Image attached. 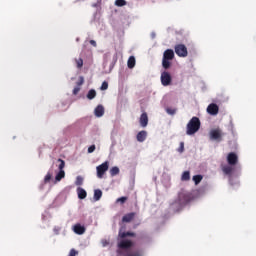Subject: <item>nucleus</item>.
Here are the masks:
<instances>
[{"instance_id":"nucleus-1","label":"nucleus","mask_w":256,"mask_h":256,"mask_svg":"<svg viewBox=\"0 0 256 256\" xmlns=\"http://www.w3.org/2000/svg\"><path fill=\"white\" fill-rule=\"evenodd\" d=\"M201 129V120L197 117H192L191 120L187 124V135H195L197 131Z\"/></svg>"},{"instance_id":"nucleus-2","label":"nucleus","mask_w":256,"mask_h":256,"mask_svg":"<svg viewBox=\"0 0 256 256\" xmlns=\"http://www.w3.org/2000/svg\"><path fill=\"white\" fill-rule=\"evenodd\" d=\"M175 59V52L172 49H167L163 53L162 67L163 69H169L171 67V61Z\"/></svg>"},{"instance_id":"nucleus-3","label":"nucleus","mask_w":256,"mask_h":256,"mask_svg":"<svg viewBox=\"0 0 256 256\" xmlns=\"http://www.w3.org/2000/svg\"><path fill=\"white\" fill-rule=\"evenodd\" d=\"M58 163H60L58 165V168H59V173L56 174V177H55V181L56 182H59L61 181V179H64L65 178V161L61 158L58 159Z\"/></svg>"},{"instance_id":"nucleus-4","label":"nucleus","mask_w":256,"mask_h":256,"mask_svg":"<svg viewBox=\"0 0 256 256\" xmlns=\"http://www.w3.org/2000/svg\"><path fill=\"white\" fill-rule=\"evenodd\" d=\"M117 246H118L117 254L123 255V251L121 249H131V247H133V241L121 240L120 242H118Z\"/></svg>"},{"instance_id":"nucleus-5","label":"nucleus","mask_w":256,"mask_h":256,"mask_svg":"<svg viewBox=\"0 0 256 256\" xmlns=\"http://www.w3.org/2000/svg\"><path fill=\"white\" fill-rule=\"evenodd\" d=\"M98 179H103V175L109 171V162H104L96 167Z\"/></svg>"},{"instance_id":"nucleus-6","label":"nucleus","mask_w":256,"mask_h":256,"mask_svg":"<svg viewBox=\"0 0 256 256\" xmlns=\"http://www.w3.org/2000/svg\"><path fill=\"white\" fill-rule=\"evenodd\" d=\"M174 51L178 57H187L189 55V52L187 51V46L185 44H177L174 47Z\"/></svg>"},{"instance_id":"nucleus-7","label":"nucleus","mask_w":256,"mask_h":256,"mask_svg":"<svg viewBox=\"0 0 256 256\" xmlns=\"http://www.w3.org/2000/svg\"><path fill=\"white\" fill-rule=\"evenodd\" d=\"M161 84L163 87H168V85H171V81H173V78L171 77V74L167 71H164L161 73Z\"/></svg>"},{"instance_id":"nucleus-8","label":"nucleus","mask_w":256,"mask_h":256,"mask_svg":"<svg viewBox=\"0 0 256 256\" xmlns=\"http://www.w3.org/2000/svg\"><path fill=\"white\" fill-rule=\"evenodd\" d=\"M223 137V132L221 129H213L210 131V139L212 141H221Z\"/></svg>"},{"instance_id":"nucleus-9","label":"nucleus","mask_w":256,"mask_h":256,"mask_svg":"<svg viewBox=\"0 0 256 256\" xmlns=\"http://www.w3.org/2000/svg\"><path fill=\"white\" fill-rule=\"evenodd\" d=\"M239 161V157L237 156V154H235V152H230L227 156V162L228 165H235L236 163H238Z\"/></svg>"},{"instance_id":"nucleus-10","label":"nucleus","mask_w":256,"mask_h":256,"mask_svg":"<svg viewBox=\"0 0 256 256\" xmlns=\"http://www.w3.org/2000/svg\"><path fill=\"white\" fill-rule=\"evenodd\" d=\"M207 113H209V115H217L219 113V106L215 103L209 104L207 107Z\"/></svg>"},{"instance_id":"nucleus-11","label":"nucleus","mask_w":256,"mask_h":256,"mask_svg":"<svg viewBox=\"0 0 256 256\" xmlns=\"http://www.w3.org/2000/svg\"><path fill=\"white\" fill-rule=\"evenodd\" d=\"M139 123L142 127H147V125H149V116L147 115V112L141 114Z\"/></svg>"},{"instance_id":"nucleus-12","label":"nucleus","mask_w":256,"mask_h":256,"mask_svg":"<svg viewBox=\"0 0 256 256\" xmlns=\"http://www.w3.org/2000/svg\"><path fill=\"white\" fill-rule=\"evenodd\" d=\"M94 113L96 117H103V115H105V108L103 107V105H98L95 108Z\"/></svg>"},{"instance_id":"nucleus-13","label":"nucleus","mask_w":256,"mask_h":256,"mask_svg":"<svg viewBox=\"0 0 256 256\" xmlns=\"http://www.w3.org/2000/svg\"><path fill=\"white\" fill-rule=\"evenodd\" d=\"M136 139L139 143H143V141H145V139H147V131L142 130V131L138 132Z\"/></svg>"},{"instance_id":"nucleus-14","label":"nucleus","mask_w":256,"mask_h":256,"mask_svg":"<svg viewBox=\"0 0 256 256\" xmlns=\"http://www.w3.org/2000/svg\"><path fill=\"white\" fill-rule=\"evenodd\" d=\"M132 219H135V212L128 213L122 217L123 223H131Z\"/></svg>"},{"instance_id":"nucleus-15","label":"nucleus","mask_w":256,"mask_h":256,"mask_svg":"<svg viewBox=\"0 0 256 256\" xmlns=\"http://www.w3.org/2000/svg\"><path fill=\"white\" fill-rule=\"evenodd\" d=\"M119 239H125L126 237H135V232H123L122 229L119 230Z\"/></svg>"},{"instance_id":"nucleus-16","label":"nucleus","mask_w":256,"mask_h":256,"mask_svg":"<svg viewBox=\"0 0 256 256\" xmlns=\"http://www.w3.org/2000/svg\"><path fill=\"white\" fill-rule=\"evenodd\" d=\"M74 233H76V235H83V233H85V227L81 224L74 225Z\"/></svg>"},{"instance_id":"nucleus-17","label":"nucleus","mask_w":256,"mask_h":256,"mask_svg":"<svg viewBox=\"0 0 256 256\" xmlns=\"http://www.w3.org/2000/svg\"><path fill=\"white\" fill-rule=\"evenodd\" d=\"M77 194H78V198L80 199H86L87 197V191H85V189L81 187L77 188Z\"/></svg>"},{"instance_id":"nucleus-18","label":"nucleus","mask_w":256,"mask_h":256,"mask_svg":"<svg viewBox=\"0 0 256 256\" xmlns=\"http://www.w3.org/2000/svg\"><path fill=\"white\" fill-rule=\"evenodd\" d=\"M222 171L225 175H231V173H233V166L224 165L222 166Z\"/></svg>"},{"instance_id":"nucleus-19","label":"nucleus","mask_w":256,"mask_h":256,"mask_svg":"<svg viewBox=\"0 0 256 256\" xmlns=\"http://www.w3.org/2000/svg\"><path fill=\"white\" fill-rule=\"evenodd\" d=\"M95 97H97V91H95V89H91L90 91H88L87 99L91 101L95 99Z\"/></svg>"},{"instance_id":"nucleus-20","label":"nucleus","mask_w":256,"mask_h":256,"mask_svg":"<svg viewBox=\"0 0 256 256\" xmlns=\"http://www.w3.org/2000/svg\"><path fill=\"white\" fill-rule=\"evenodd\" d=\"M179 197H180V199H183L184 203H189V201H191L190 193L180 194Z\"/></svg>"},{"instance_id":"nucleus-21","label":"nucleus","mask_w":256,"mask_h":256,"mask_svg":"<svg viewBox=\"0 0 256 256\" xmlns=\"http://www.w3.org/2000/svg\"><path fill=\"white\" fill-rule=\"evenodd\" d=\"M103 197V191L97 189L94 191V200L99 201Z\"/></svg>"},{"instance_id":"nucleus-22","label":"nucleus","mask_w":256,"mask_h":256,"mask_svg":"<svg viewBox=\"0 0 256 256\" xmlns=\"http://www.w3.org/2000/svg\"><path fill=\"white\" fill-rule=\"evenodd\" d=\"M127 65H128L129 69H133V67H135V57L134 56L129 57Z\"/></svg>"},{"instance_id":"nucleus-23","label":"nucleus","mask_w":256,"mask_h":256,"mask_svg":"<svg viewBox=\"0 0 256 256\" xmlns=\"http://www.w3.org/2000/svg\"><path fill=\"white\" fill-rule=\"evenodd\" d=\"M119 173H120V170H119V167L117 166H114L110 169L111 177H115V175H119Z\"/></svg>"},{"instance_id":"nucleus-24","label":"nucleus","mask_w":256,"mask_h":256,"mask_svg":"<svg viewBox=\"0 0 256 256\" xmlns=\"http://www.w3.org/2000/svg\"><path fill=\"white\" fill-rule=\"evenodd\" d=\"M190 179H191V173L189 171L183 172L181 180L182 181H189Z\"/></svg>"},{"instance_id":"nucleus-25","label":"nucleus","mask_w":256,"mask_h":256,"mask_svg":"<svg viewBox=\"0 0 256 256\" xmlns=\"http://www.w3.org/2000/svg\"><path fill=\"white\" fill-rule=\"evenodd\" d=\"M192 179H193L195 185H199L201 183V181H203V176L202 175H195V176H193Z\"/></svg>"},{"instance_id":"nucleus-26","label":"nucleus","mask_w":256,"mask_h":256,"mask_svg":"<svg viewBox=\"0 0 256 256\" xmlns=\"http://www.w3.org/2000/svg\"><path fill=\"white\" fill-rule=\"evenodd\" d=\"M124 256H142L139 251H126Z\"/></svg>"},{"instance_id":"nucleus-27","label":"nucleus","mask_w":256,"mask_h":256,"mask_svg":"<svg viewBox=\"0 0 256 256\" xmlns=\"http://www.w3.org/2000/svg\"><path fill=\"white\" fill-rule=\"evenodd\" d=\"M115 5H116V7H125V5H127V1H125V0H116Z\"/></svg>"},{"instance_id":"nucleus-28","label":"nucleus","mask_w":256,"mask_h":256,"mask_svg":"<svg viewBox=\"0 0 256 256\" xmlns=\"http://www.w3.org/2000/svg\"><path fill=\"white\" fill-rule=\"evenodd\" d=\"M127 199H129L127 196L120 197L116 200V203H121V205H124L127 202Z\"/></svg>"},{"instance_id":"nucleus-29","label":"nucleus","mask_w":256,"mask_h":256,"mask_svg":"<svg viewBox=\"0 0 256 256\" xmlns=\"http://www.w3.org/2000/svg\"><path fill=\"white\" fill-rule=\"evenodd\" d=\"M75 185H77L78 187H81V185H83V177L82 176H77Z\"/></svg>"},{"instance_id":"nucleus-30","label":"nucleus","mask_w":256,"mask_h":256,"mask_svg":"<svg viewBox=\"0 0 256 256\" xmlns=\"http://www.w3.org/2000/svg\"><path fill=\"white\" fill-rule=\"evenodd\" d=\"M101 91H107L109 89V83L107 81H104L100 87Z\"/></svg>"},{"instance_id":"nucleus-31","label":"nucleus","mask_w":256,"mask_h":256,"mask_svg":"<svg viewBox=\"0 0 256 256\" xmlns=\"http://www.w3.org/2000/svg\"><path fill=\"white\" fill-rule=\"evenodd\" d=\"M76 65L78 69H81L83 67V58L76 59Z\"/></svg>"},{"instance_id":"nucleus-32","label":"nucleus","mask_w":256,"mask_h":256,"mask_svg":"<svg viewBox=\"0 0 256 256\" xmlns=\"http://www.w3.org/2000/svg\"><path fill=\"white\" fill-rule=\"evenodd\" d=\"M166 112L168 113V115H175V113H177V110L172 108H167Z\"/></svg>"},{"instance_id":"nucleus-33","label":"nucleus","mask_w":256,"mask_h":256,"mask_svg":"<svg viewBox=\"0 0 256 256\" xmlns=\"http://www.w3.org/2000/svg\"><path fill=\"white\" fill-rule=\"evenodd\" d=\"M52 175L51 173H47L45 178H44V183H49V181H51Z\"/></svg>"},{"instance_id":"nucleus-34","label":"nucleus","mask_w":256,"mask_h":256,"mask_svg":"<svg viewBox=\"0 0 256 256\" xmlns=\"http://www.w3.org/2000/svg\"><path fill=\"white\" fill-rule=\"evenodd\" d=\"M183 151H185V143L181 142L178 148V152L183 153Z\"/></svg>"},{"instance_id":"nucleus-35","label":"nucleus","mask_w":256,"mask_h":256,"mask_svg":"<svg viewBox=\"0 0 256 256\" xmlns=\"http://www.w3.org/2000/svg\"><path fill=\"white\" fill-rule=\"evenodd\" d=\"M83 83H85V79L83 78V76H80L79 81L77 82L78 87H81Z\"/></svg>"},{"instance_id":"nucleus-36","label":"nucleus","mask_w":256,"mask_h":256,"mask_svg":"<svg viewBox=\"0 0 256 256\" xmlns=\"http://www.w3.org/2000/svg\"><path fill=\"white\" fill-rule=\"evenodd\" d=\"M76 255H79V252L75 249H71L68 256H76Z\"/></svg>"},{"instance_id":"nucleus-37","label":"nucleus","mask_w":256,"mask_h":256,"mask_svg":"<svg viewBox=\"0 0 256 256\" xmlns=\"http://www.w3.org/2000/svg\"><path fill=\"white\" fill-rule=\"evenodd\" d=\"M81 91V88L79 86L75 87L73 89V95H77Z\"/></svg>"},{"instance_id":"nucleus-38","label":"nucleus","mask_w":256,"mask_h":256,"mask_svg":"<svg viewBox=\"0 0 256 256\" xmlns=\"http://www.w3.org/2000/svg\"><path fill=\"white\" fill-rule=\"evenodd\" d=\"M96 147L95 145H91L89 148H88V153H93L95 151Z\"/></svg>"},{"instance_id":"nucleus-39","label":"nucleus","mask_w":256,"mask_h":256,"mask_svg":"<svg viewBox=\"0 0 256 256\" xmlns=\"http://www.w3.org/2000/svg\"><path fill=\"white\" fill-rule=\"evenodd\" d=\"M90 45L97 47V42L95 40H90Z\"/></svg>"}]
</instances>
